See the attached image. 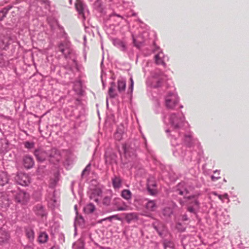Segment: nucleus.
Returning a JSON list of instances; mask_svg holds the SVG:
<instances>
[{
  "mask_svg": "<svg viewBox=\"0 0 249 249\" xmlns=\"http://www.w3.org/2000/svg\"><path fill=\"white\" fill-rule=\"evenodd\" d=\"M125 158L128 160V162H131L136 158V151L137 146L134 142H128L123 145Z\"/></svg>",
  "mask_w": 249,
  "mask_h": 249,
  "instance_id": "f257e3e1",
  "label": "nucleus"
},
{
  "mask_svg": "<svg viewBox=\"0 0 249 249\" xmlns=\"http://www.w3.org/2000/svg\"><path fill=\"white\" fill-rule=\"evenodd\" d=\"M185 122V117L182 113H172L169 117V123L171 127L178 129L183 126Z\"/></svg>",
  "mask_w": 249,
  "mask_h": 249,
  "instance_id": "f03ea898",
  "label": "nucleus"
},
{
  "mask_svg": "<svg viewBox=\"0 0 249 249\" xmlns=\"http://www.w3.org/2000/svg\"><path fill=\"white\" fill-rule=\"evenodd\" d=\"M60 152L53 148L48 151V160L52 163L58 162L60 160Z\"/></svg>",
  "mask_w": 249,
  "mask_h": 249,
  "instance_id": "7ed1b4c3",
  "label": "nucleus"
},
{
  "mask_svg": "<svg viewBox=\"0 0 249 249\" xmlns=\"http://www.w3.org/2000/svg\"><path fill=\"white\" fill-rule=\"evenodd\" d=\"M105 157L106 164L110 165L117 164V156L114 152L108 151L106 152Z\"/></svg>",
  "mask_w": 249,
  "mask_h": 249,
  "instance_id": "20e7f679",
  "label": "nucleus"
},
{
  "mask_svg": "<svg viewBox=\"0 0 249 249\" xmlns=\"http://www.w3.org/2000/svg\"><path fill=\"white\" fill-rule=\"evenodd\" d=\"M15 180L18 184L22 186H27L30 182L28 176L21 172L17 173Z\"/></svg>",
  "mask_w": 249,
  "mask_h": 249,
  "instance_id": "39448f33",
  "label": "nucleus"
},
{
  "mask_svg": "<svg viewBox=\"0 0 249 249\" xmlns=\"http://www.w3.org/2000/svg\"><path fill=\"white\" fill-rule=\"evenodd\" d=\"M178 103V100L176 99V96L173 93H169L165 98V105L168 108L173 109Z\"/></svg>",
  "mask_w": 249,
  "mask_h": 249,
  "instance_id": "423d86ee",
  "label": "nucleus"
},
{
  "mask_svg": "<svg viewBox=\"0 0 249 249\" xmlns=\"http://www.w3.org/2000/svg\"><path fill=\"white\" fill-rule=\"evenodd\" d=\"M34 155L39 162H43L48 160V151L42 148L36 149L34 151Z\"/></svg>",
  "mask_w": 249,
  "mask_h": 249,
  "instance_id": "0eeeda50",
  "label": "nucleus"
},
{
  "mask_svg": "<svg viewBox=\"0 0 249 249\" xmlns=\"http://www.w3.org/2000/svg\"><path fill=\"white\" fill-rule=\"evenodd\" d=\"M28 194L23 191H19L15 196L16 201L19 203L24 204L29 199Z\"/></svg>",
  "mask_w": 249,
  "mask_h": 249,
  "instance_id": "6e6552de",
  "label": "nucleus"
},
{
  "mask_svg": "<svg viewBox=\"0 0 249 249\" xmlns=\"http://www.w3.org/2000/svg\"><path fill=\"white\" fill-rule=\"evenodd\" d=\"M10 200L8 196L4 192H0V207L6 208L9 206Z\"/></svg>",
  "mask_w": 249,
  "mask_h": 249,
  "instance_id": "1a4fd4ad",
  "label": "nucleus"
},
{
  "mask_svg": "<svg viewBox=\"0 0 249 249\" xmlns=\"http://www.w3.org/2000/svg\"><path fill=\"white\" fill-rule=\"evenodd\" d=\"M9 145L10 143L6 138H0V153L7 152L10 150Z\"/></svg>",
  "mask_w": 249,
  "mask_h": 249,
  "instance_id": "9d476101",
  "label": "nucleus"
},
{
  "mask_svg": "<svg viewBox=\"0 0 249 249\" xmlns=\"http://www.w3.org/2000/svg\"><path fill=\"white\" fill-rule=\"evenodd\" d=\"M152 227L157 231L160 237L163 236V232L164 231L165 227L164 224L162 222L157 220L152 223Z\"/></svg>",
  "mask_w": 249,
  "mask_h": 249,
  "instance_id": "9b49d317",
  "label": "nucleus"
},
{
  "mask_svg": "<svg viewBox=\"0 0 249 249\" xmlns=\"http://www.w3.org/2000/svg\"><path fill=\"white\" fill-rule=\"evenodd\" d=\"M23 164L26 169L32 168L34 165V161L33 158L29 155L24 156L23 158Z\"/></svg>",
  "mask_w": 249,
  "mask_h": 249,
  "instance_id": "f8f14e48",
  "label": "nucleus"
},
{
  "mask_svg": "<svg viewBox=\"0 0 249 249\" xmlns=\"http://www.w3.org/2000/svg\"><path fill=\"white\" fill-rule=\"evenodd\" d=\"M113 44L114 46L119 48L122 51L126 52L127 48L125 43L122 40L115 38L113 40Z\"/></svg>",
  "mask_w": 249,
  "mask_h": 249,
  "instance_id": "ddd939ff",
  "label": "nucleus"
},
{
  "mask_svg": "<svg viewBox=\"0 0 249 249\" xmlns=\"http://www.w3.org/2000/svg\"><path fill=\"white\" fill-rule=\"evenodd\" d=\"M10 238L9 233L2 228L0 229V243H5Z\"/></svg>",
  "mask_w": 249,
  "mask_h": 249,
  "instance_id": "4468645a",
  "label": "nucleus"
},
{
  "mask_svg": "<svg viewBox=\"0 0 249 249\" xmlns=\"http://www.w3.org/2000/svg\"><path fill=\"white\" fill-rule=\"evenodd\" d=\"M75 8L79 15H81L85 18L84 11L86 6L80 1H77L75 4Z\"/></svg>",
  "mask_w": 249,
  "mask_h": 249,
  "instance_id": "2eb2a0df",
  "label": "nucleus"
},
{
  "mask_svg": "<svg viewBox=\"0 0 249 249\" xmlns=\"http://www.w3.org/2000/svg\"><path fill=\"white\" fill-rule=\"evenodd\" d=\"M156 183L152 180H150V179H148L147 184V189L148 192L151 195H154L156 193V190L154 188L156 187Z\"/></svg>",
  "mask_w": 249,
  "mask_h": 249,
  "instance_id": "dca6fc26",
  "label": "nucleus"
},
{
  "mask_svg": "<svg viewBox=\"0 0 249 249\" xmlns=\"http://www.w3.org/2000/svg\"><path fill=\"white\" fill-rule=\"evenodd\" d=\"M9 180L8 174L4 171L0 172V185L4 186L8 183Z\"/></svg>",
  "mask_w": 249,
  "mask_h": 249,
  "instance_id": "f3484780",
  "label": "nucleus"
},
{
  "mask_svg": "<svg viewBox=\"0 0 249 249\" xmlns=\"http://www.w3.org/2000/svg\"><path fill=\"white\" fill-rule=\"evenodd\" d=\"M116 87V83L114 82L110 83V87L109 88L108 94L110 98H115L118 96V94L115 92Z\"/></svg>",
  "mask_w": 249,
  "mask_h": 249,
  "instance_id": "a211bd4d",
  "label": "nucleus"
},
{
  "mask_svg": "<svg viewBox=\"0 0 249 249\" xmlns=\"http://www.w3.org/2000/svg\"><path fill=\"white\" fill-rule=\"evenodd\" d=\"M34 211L36 214L41 217L46 215V212L43 206L41 205H37L34 208Z\"/></svg>",
  "mask_w": 249,
  "mask_h": 249,
  "instance_id": "6ab92c4d",
  "label": "nucleus"
},
{
  "mask_svg": "<svg viewBox=\"0 0 249 249\" xmlns=\"http://www.w3.org/2000/svg\"><path fill=\"white\" fill-rule=\"evenodd\" d=\"M125 219L128 223H130L132 221L138 220V217L135 213H129L125 214Z\"/></svg>",
  "mask_w": 249,
  "mask_h": 249,
  "instance_id": "aec40b11",
  "label": "nucleus"
},
{
  "mask_svg": "<svg viewBox=\"0 0 249 249\" xmlns=\"http://www.w3.org/2000/svg\"><path fill=\"white\" fill-rule=\"evenodd\" d=\"M126 88V82L124 80H118L117 82V89L119 92L124 91Z\"/></svg>",
  "mask_w": 249,
  "mask_h": 249,
  "instance_id": "412c9836",
  "label": "nucleus"
},
{
  "mask_svg": "<svg viewBox=\"0 0 249 249\" xmlns=\"http://www.w3.org/2000/svg\"><path fill=\"white\" fill-rule=\"evenodd\" d=\"M112 185L114 188H119L122 185V180L120 177H115L112 179Z\"/></svg>",
  "mask_w": 249,
  "mask_h": 249,
  "instance_id": "4be33fe9",
  "label": "nucleus"
},
{
  "mask_svg": "<svg viewBox=\"0 0 249 249\" xmlns=\"http://www.w3.org/2000/svg\"><path fill=\"white\" fill-rule=\"evenodd\" d=\"M146 209L150 211H154L156 208V203L154 200H148L146 204Z\"/></svg>",
  "mask_w": 249,
  "mask_h": 249,
  "instance_id": "5701e85b",
  "label": "nucleus"
},
{
  "mask_svg": "<svg viewBox=\"0 0 249 249\" xmlns=\"http://www.w3.org/2000/svg\"><path fill=\"white\" fill-rule=\"evenodd\" d=\"M162 53H159L155 56V62L157 64H162L164 66L165 65V62L162 59L161 57Z\"/></svg>",
  "mask_w": 249,
  "mask_h": 249,
  "instance_id": "b1692460",
  "label": "nucleus"
},
{
  "mask_svg": "<svg viewBox=\"0 0 249 249\" xmlns=\"http://www.w3.org/2000/svg\"><path fill=\"white\" fill-rule=\"evenodd\" d=\"M122 196L126 200H129L131 197V193L129 190H124L122 192Z\"/></svg>",
  "mask_w": 249,
  "mask_h": 249,
  "instance_id": "393cba45",
  "label": "nucleus"
},
{
  "mask_svg": "<svg viewBox=\"0 0 249 249\" xmlns=\"http://www.w3.org/2000/svg\"><path fill=\"white\" fill-rule=\"evenodd\" d=\"M184 142L187 147H190L193 145L192 138L190 135L185 136Z\"/></svg>",
  "mask_w": 249,
  "mask_h": 249,
  "instance_id": "a878e982",
  "label": "nucleus"
},
{
  "mask_svg": "<svg viewBox=\"0 0 249 249\" xmlns=\"http://www.w3.org/2000/svg\"><path fill=\"white\" fill-rule=\"evenodd\" d=\"M48 235L45 232H41L38 237V241L41 243H44L48 240Z\"/></svg>",
  "mask_w": 249,
  "mask_h": 249,
  "instance_id": "bb28decb",
  "label": "nucleus"
},
{
  "mask_svg": "<svg viewBox=\"0 0 249 249\" xmlns=\"http://www.w3.org/2000/svg\"><path fill=\"white\" fill-rule=\"evenodd\" d=\"M163 247L164 249H173L174 245L171 241L165 240L163 241Z\"/></svg>",
  "mask_w": 249,
  "mask_h": 249,
  "instance_id": "cd10ccee",
  "label": "nucleus"
},
{
  "mask_svg": "<svg viewBox=\"0 0 249 249\" xmlns=\"http://www.w3.org/2000/svg\"><path fill=\"white\" fill-rule=\"evenodd\" d=\"M180 185V184H179L177 187V188L175 190V192L176 193V194L177 195H179L181 196L183 195L184 194H188L189 193V191L186 189H184V190L181 189L180 188H179Z\"/></svg>",
  "mask_w": 249,
  "mask_h": 249,
  "instance_id": "c85d7f7f",
  "label": "nucleus"
},
{
  "mask_svg": "<svg viewBox=\"0 0 249 249\" xmlns=\"http://www.w3.org/2000/svg\"><path fill=\"white\" fill-rule=\"evenodd\" d=\"M95 209V206L92 203H89L86 206L84 210L86 213H90L94 211Z\"/></svg>",
  "mask_w": 249,
  "mask_h": 249,
  "instance_id": "c756f323",
  "label": "nucleus"
},
{
  "mask_svg": "<svg viewBox=\"0 0 249 249\" xmlns=\"http://www.w3.org/2000/svg\"><path fill=\"white\" fill-rule=\"evenodd\" d=\"M59 51L62 52V53L67 56V54H69L70 53L69 50L68 49H65L64 48V44L63 43H60L58 46Z\"/></svg>",
  "mask_w": 249,
  "mask_h": 249,
  "instance_id": "7c9ffc66",
  "label": "nucleus"
},
{
  "mask_svg": "<svg viewBox=\"0 0 249 249\" xmlns=\"http://www.w3.org/2000/svg\"><path fill=\"white\" fill-rule=\"evenodd\" d=\"M90 167H91V164L89 163L85 168L83 170L82 174H81V177L83 178V177L86 175H88L90 172Z\"/></svg>",
  "mask_w": 249,
  "mask_h": 249,
  "instance_id": "2f4dec72",
  "label": "nucleus"
},
{
  "mask_svg": "<svg viewBox=\"0 0 249 249\" xmlns=\"http://www.w3.org/2000/svg\"><path fill=\"white\" fill-rule=\"evenodd\" d=\"M103 2L102 0H97L94 3V7L97 10L102 9Z\"/></svg>",
  "mask_w": 249,
  "mask_h": 249,
  "instance_id": "473e14b6",
  "label": "nucleus"
},
{
  "mask_svg": "<svg viewBox=\"0 0 249 249\" xmlns=\"http://www.w3.org/2000/svg\"><path fill=\"white\" fill-rule=\"evenodd\" d=\"M111 202V198L109 196H105L103 200V204L108 206L110 205Z\"/></svg>",
  "mask_w": 249,
  "mask_h": 249,
  "instance_id": "72a5a7b5",
  "label": "nucleus"
},
{
  "mask_svg": "<svg viewBox=\"0 0 249 249\" xmlns=\"http://www.w3.org/2000/svg\"><path fill=\"white\" fill-rule=\"evenodd\" d=\"M190 206H193V207L198 209L199 208L200 203L197 199L190 202Z\"/></svg>",
  "mask_w": 249,
  "mask_h": 249,
  "instance_id": "f704fd0d",
  "label": "nucleus"
},
{
  "mask_svg": "<svg viewBox=\"0 0 249 249\" xmlns=\"http://www.w3.org/2000/svg\"><path fill=\"white\" fill-rule=\"evenodd\" d=\"M26 235L29 240H33L34 238V232L33 230H29L26 231Z\"/></svg>",
  "mask_w": 249,
  "mask_h": 249,
  "instance_id": "c9c22d12",
  "label": "nucleus"
},
{
  "mask_svg": "<svg viewBox=\"0 0 249 249\" xmlns=\"http://www.w3.org/2000/svg\"><path fill=\"white\" fill-rule=\"evenodd\" d=\"M35 145V143L34 142H30L29 141H26L24 142V146L26 148L28 149H32L34 148Z\"/></svg>",
  "mask_w": 249,
  "mask_h": 249,
  "instance_id": "e433bc0d",
  "label": "nucleus"
},
{
  "mask_svg": "<svg viewBox=\"0 0 249 249\" xmlns=\"http://www.w3.org/2000/svg\"><path fill=\"white\" fill-rule=\"evenodd\" d=\"M51 201L53 202V205L54 206H55L56 205H57V203L58 200L55 196V191H54L53 193V197L51 198Z\"/></svg>",
  "mask_w": 249,
  "mask_h": 249,
  "instance_id": "4c0bfd02",
  "label": "nucleus"
},
{
  "mask_svg": "<svg viewBox=\"0 0 249 249\" xmlns=\"http://www.w3.org/2000/svg\"><path fill=\"white\" fill-rule=\"evenodd\" d=\"M163 214L170 216L172 214V212L170 208L164 209L163 211Z\"/></svg>",
  "mask_w": 249,
  "mask_h": 249,
  "instance_id": "58836bf2",
  "label": "nucleus"
},
{
  "mask_svg": "<svg viewBox=\"0 0 249 249\" xmlns=\"http://www.w3.org/2000/svg\"><path fill=\"white\" fill-rule=\"evenodd\" d=\"M162 83V79H160L158 80L155 85H154L152 87L153 88H158L161 86V84Z\"/></svg>",
  "mask_w": 249,
  "mask_h": 249,
  "instance_id": "ea45409f",
  "label": "nucleus"
},
{
  "mask_svg": "<svg viewBox=\"0 0 249 249\" xmlns=\"http://www.w3.org/2000/svg\"><path fill=\"white\" fill-rule=\"evenodd\" d=\"M114 136L116 140L118 141L122 139V132H119L118 130H117Z\"/></svg>",
  "mask_w": 249,
  "mask_h": 249,
  "instance_id": "a19ab883",
  "label": "nucleus"
},
{
  "mask_svg": "<svg viewBox=\"0 0 249 249\" xmlns=\"http://www.w3.org/2000/svg\"><path fill=\"white\" fill-rule=\"evenodd\" d=\"M7 14L3 9L0 11V21H2L6 17Z\"/></svg>",
  "mask_w": 249,
  "mask_h": 249,
  "instance_id": "79ce46f5",
  "label": "nucleus"
},
{
  "mask_svg": "<svg viewBox=\"0 0 249 249\" xmlns=\"http://www.w3.org/2000/svg\"><path fill=\"white\" fill-rule=\"evenodd\" d=\"M187 211L191 213H193L196 214V211L195 210V208L193 207V206H189L187 207Z\"/></svg>",
  "mask_w": 249,
  "mask_h": 249,
  "instance_id": "37998d69",
  "label": "nucleus"
},
{
  "mask_svg": "<svg viewBox=\"0 0 249 249\" xmlns=\"http://www.w3.org/2000/svg\"><path fill=\"white\" fill-rule=\"evenodd\" d=\"M200 195L199 194L197 195H194L192 196H185L184 198L187 199V200H191L193 198L196 199V198Z\"/></svg>",
  "mask_w": 249,
  "mask_h": 249,
  "instance_id": "c03bdc74",
  "label": "nucleus"
},
{
  "mask_svg": "<svg viewBox=\"0 0 249 249\" xmlns=\"http://www.w3.org/2000/svg\"><path fill=\"white\" fill-rule=\"evenodd\" d=\"M7 47V45L5 44L2 40H0V49L5 50Z\"/></svg>",
  "mask_w": 249,
  "mask_h": 249,
  "instance_id": "a18cd8bd",
  "label": "nucleus"
},
{
  "mask_svg": "<svg viewBox=\"0 0 249 249\" xmlns=\"http://www.w3.org/2000/svg\"><path fill=\"white\" fill-rule=\"evenodd\" d=\"M4 59L3 57L2 54H0V66L2 67L4 65Z\"/></svg>",
  "mask_w": 249,
  "mask_h": 249,
  "instance_id": "49530a36",
  "label": "nucleus"
},
{
  "mask_svg": "<svg viewBox=\"0 0 249 249\" xmlns=\"http://www.w3.org/2000/svg\"><path fill=\"white\" fill-rule=\"evenodd\" d=\"M133 86H134V82H132V83H130V85L129 87L128 93H130V94H132L133 90Z\"/></svg>",
  "mask_w": 249,
  "mask_h": 249,
  "instance_id": "de8ad7c7",
  "label": "nucleus"
},
{
  "mask_svg": "<svg viewBox=\"0 0 249 249\" xmlns=\"http://www.w3.org/2000/svg\"><path fill=\"white\" fill-rule=\"evenodd\" d=\"M13 7L12 5H8L7 7H4L2 9L5 11V12H6L7 13L8 12V11Z\"/></svg>",
  "mask_w": 249,
  "mask_h": 249,
  "instance_id": "09e8293b",
  "label": "nucleus"
},
{
  "mask_svg": "<svg viewBox=\"0 0 249 249\" xmlns=\"http://www.w3.org/2000/svg\"><path fill=\"white\" fill-rule=\"evenodd\" d=\"M111 217L112 218V219H115L118 220H122V218L119 217L117 214L111 215Z\"/></svg>",
  "mask_w": 249,
  "mask_h": 249,
  "instance_id": "8fccbe9b",
  "label": "nucleus"
},
{
  "mask_svg": "<svg viewBox=\"0 0 249 249\" xmlns=\"http://www.w3.org/2000/svg\"><path fill=\"white\" fill-rule=\"evenodd\" d=\"M133 43L134 44V45L135 46L137 47L138 48L141 47V46L142 45V43H140V44H137L136 40L135 38H133Z\"/></svg>",
  "mask_w": 249,
  "mask_h": 249,
  "instance_id": "3c124183",
  "label": "nucleus"
},
{
  "mask_svg": "<svg viewBox=\"0 0 249 249\" xmlns=\"http://www.w3.org/2000/svg\"><path fill=\"white\" fill-rule=\"evenodd\" d=\"M189 218L188 217V216L186 214H184L182 216V220L183 221H187L188 220Z\"/></svg>",
  "mask_w": 249,
  "mask_h": 249,
  "instance_id": "603ef678",
  "label": "nucleus"
},
{
  "mask_svg": "<svg viewBox=\"0 0 249 249\" xmlns=\"http://www.w3.org/2000/svg\"><path fill=\"white\" fill-rule=\"evenodd\" d=\"M112 220V218L111 217V216H110L109 217H106L105 218H104L101 220L100 222H101L102 221H106V220H109V221H111Z\"/></svg>",
  "mask_w": 249,
  "mask_h": 249,
  "instance_id": "864d4df0",
  "label": "nucleus"
},
{
  "mask_svg": "<svg viewBox=\"0 0 249 249\" xmlns=\"http://www.w3.org/2000/svg\"><path fill=\"white\" fill-rule=\"evenodd\" d=\"M220 177H215L213 175H212L211 176V179L213 181H215L217 179H218L219 178H220Z\"/></svg>",
  "mask_w": 249,
  "mask_h": 249,
  "instance_id": "5fc2aeb1",
  "label": "nucleus"
},
{
  "mask_svg": "<svg viewBox=\"0 0 249 249\" xmlns=\"http://www.w3.org/2000/svg\"><path fill=\"white\" fill-rule=\"evenodd\" d=\"M125 210V208L123 207H119L117 208V211H124Z\"/></svg>",
  "mask_w": 249,
  "mask_h": 249,
  "instance_id": "6e6d98bb",
  "label": "nucleus"
},
{
  "mask_svg": "<svg viewBox=\"0 0 249 249\" xmlns=\"http://www.w3.org/2000/svg\"><path fill=\"white\" fill-rule=\"evenodd\" d=\"M50 249H58V248L56 246H53Z\"/></svg>",
  "mask_w": 249,
  "mask_h": 249,
  "instance_id": "4d7b16f0",
  "label": "nucleus"
},
{
  "mask_svg": "<svg viewBox=\"0 0 249 249\" xmlns=\"http://www.w3.org/2000/svg\"><path fill=\"white\" fill-rule=\"evenodd\" d=\"M58 181V178H57V177H55V180H54V181L55 182H57Z\"/></svg>",
  "mask_w": 249,
  "mask_h": 249,
  "instance_id": "13d9d810",
  "label": "nucleus"
},
{
  "mask_svg": "<svg viewBox=\"0 0 249 249\" xmlns=\"http://www.w3.org/2000/svg\"><path fill=\"white\" fill-rule=\"evenodd\" d=\"M130 83H132V82H134L132 77H131L130 78Z\"/></svg>",
  "mask_w": 249,
  "mask_h": 249,
  "instance_id": "bf43d9fd",
  "label": "nucleus"
},
{
  "mask_svg": "<svg viewBox=\"0 0 249 249\" xmlns=\"http://www.w3.org/2000/svg\"><path fill=\"white\" fill-rule=\"evenodd\" d=\"M114 15H115V16H117L118 17H120L121 18H123V17L119 15L114 14Z\"/></svg>",
  "mask_w": 249,
  "mask_h": 249,
  "instance_id": "052dcab7",
  "label": "nucleus"
},
{
  "mask_svg": "<svg viewBox=\"0 0 249 249\" xmlns=\"http://www.w3.org/2000/svg\"><path fill=\"white\" fill-rule=\"evenodd\" d=\"M73 61L74 62V63L75 64V65L77 66V62L76 61V60L75 59H73Z\"/></svg>",
  "mask_w": 249,
  "mask_h": 249,
  "instance_id": "680f3d73",
  "label": "nucleus"
},
{
  "mask_svg": "<svg viewBox=\"0 0 249 249\" xmlns=\"http://www.w3.org/2000/svg\"><path fill=\"white\" fill-rule=\"evenodd\" d=\"M117 130H118L119 132H122V134H123V131H122V130H121L120 129L118 128L117 129Z\"/></svg>",
  "mask_w": 249,
  "mask_h": 249,
  "instance_id": "e2e57ef3",
  "label": "nucleus"
},
{
  "mask_svg": "<svg viewBox=\"0 0 249 249\" xmlns=\"http://www.w3.org/2000/svg\"><path fill=\"white\" fill-rule=\"evenodd\" d=\"M80 220H81L82 222H83V221H84V219H83L82 217H80Z\"/></svg>",
  "mask_w": 249,
  "mask_h": 249,
  "instance_id": "0e129e2a",
  "label": "nucleus"
},
{
  "mask_svg": "<svg viewBox=\"0 0 249 249\" xmlns=\"http://www.w3.org/2000/svg\"><path fill=\"white\" fill-rule=\"evenodd\" d=\"M170 132V130H169V129H166V133H168V132Z\"/></svg>",
  "mask_w": 249,
  "mask_h": 249,
  "instance_id": "69168bd1",
  "label": "nucleus"
},
{
  "mask_svg": "<svg viewBox=\"0 0 249 249\" xmlns=\"http://www.w3.org/2000/svg\"><path fill=\"white\" fill-rule=\"evenodd\" d=\"M218 197H219L220 199H221V195H219V196H218Z\"/></svg>",
  "mask_w": 249,
  "mask_h": 249,
  "instance_id": "338daca9",
  "label": "nucleus"
},
{
  "mask_svg": "<svg viewBox=\"0 0 249 249\" xmlns=\"http://www.w3.org/2000/svg\"><path fill=\"white\" fill-rule=\"evenodd\" d=\"M173 140H171V143H172V145H174V143H173Z\"/></svg>",
  "mask_w": 249,
  "mask_h": 249,
  "instance_id": "774afa93",
  "label": "nucleus"
}]
</instances>
